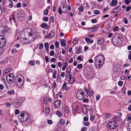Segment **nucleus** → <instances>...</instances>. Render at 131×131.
<instances>
[{
  "label": "nucleus",
  "instance_id": "nucleus-38",
  "mask_svg": "<svg viewBox=\"0 0 131 131\" xmlns=\"http://www.w3.org/2000/svg\"><path fill=\"white\" fill-rule=\"evenodd\" d=\"M83 7L82 6H81L79 8V10L80 11H82L83 10Z\"/></svg>",
  "mask_w": 131,
  "mask_h": 131
},
{
  "label": "nucleus",
  "instance_id": "nucleus-51",
  "mask_svg": "<svg viewBox=\"0 0 131 131\" xmlns=\"http://www.w3.org/2000/svg\"><path fill=\"white\" fill-rule=\"evenodd\" d=\"M123 20L125 24H127L128 23L127 20L126 18H124Z\"/></svg>",
  "mask_w": 131,
  "mask_h": 131
},
{
  "label": "nucleus",
  "instance_id": "nucleus-30",
  "mask_svg": "<svg viewBox=\"0 0 131 131\" xmlns=\"http://www.w3.org/2000/svg\"><path fill=\"white\" fill-rule=\"evenodd\" d=\"M48 42H46L44 44L45 48L46 49L47 51H48Z\"/></svg>",
  "mask_w": 131,
  "mask_h": 131
},
{
  "label": "nucleus",
  "instance_id": "nucleus-50",
  "mask_svg": "<svg viewBox=\"0 0 131 131\" xmlns=\"http://www.w3.org/2000/svg\"><path fill=\"white\" fill-rule=\"evenodd\" d=\"M54 54V52L53 51H51L50 52V55L51 56H53Z\"/></svg>",
  "mask_w": 131,
  "mask_h": 131
},
{
  "label": "nucleus",
  "instance_id": "nucleus-59",
  "mask_svg": "<svg viewBox=\"0 0 131 131\" xmlns=\"http://www.w3.org/2000/svg\"><path fill=\"white\" fill-rule=\"evenodd\" d=\"M43 44L41 43L39 47V48L40 49H42V48H43Z\"/></svg>",
  "mask_w": 131,
  "mask_h": 131
},
{
  "label": "nucleus",
  "instance_id": "nucleus-32",
  "mask_svg": "<svg viewBox=\"0 0 131 131\" xmlns=\"http://www.w3.org/2000/svg\"><path fill=\"white\" fill-rule=\"evenodd\" d=\"M121 7L120 6H118L116 7L114 9V10H115L116 12H118L119 10H120Z\"/></svg>",
  "mask_w": 131,
  "mask_h": 131
},
{
  "label": "nucleus",
  "instance_id": "nucleus-17",
  "mask_svg": "<svg viewBox=\"0 0 131 131\" xmlns=\"http://www.w3.org/2000/svg\"><path fill=\"white\" fill-rule=\"evenodd\" d=\"M104 41V38H102L99 39L97 41L98 44L100 45L102 44Z\"/></svg>",
  "mask_w": 131,
  "mask_h": 131
},
{
  "label": "nucleus",
  "instance_id": "nucleus-63",
  "mask_svg": "<svg viewBox=\"0 0 131 131\" xmlns=\"http://www.w3.org/2000/svg\"><path fill=\"white\" fill-rule=\"evenodd\" d=\"M47 122L49 124H51L52 123V121L51 120H49L47 121Z\"/></svg>",
  "mask_w": 131,
  "mask_h": 131
},
{
  "label": "nucleus",
  "instance_id": "nucleus-31",
  "mask_svg": "<svg viewBox=\"0 0 131 131\" xmlns=\"http://www.w3.org/2000/svg\"><path fill=\"white\" fill-rule=\"evenodd\" d=\"M114 117L113 118V121H114L115 122H116V121H118V119H119V118L118 116H116L115 117L114 116Z\"/></svg>",
  "mask_w": 131,
  "mask_h": 131
},
{
  "label": "nucleus",
  "instance_id": "nucleus-12",
  "mask_svg": "<svg viewBox=\"0 0 131 131\" xmlns=\"http://www.w3.org/2000/svg\"><path fill=\"white\" fill-rule=\"evenodd\" d=\"M62 6L63 10L62 12L64 13H68L69 10H68V7L65 6V4L64 3H62Z\"/></svg>",
  "mask_w": 131,
  "mask_h": 131
},
{
  "label": "nucleus",
  "instance_id": "nucleus-34",
  "mask_svg": "<svg viewBox=\"0 0 131 131\" xmlns=\"http://www.w3.org/2000/svg\"><path fill=\"white\" fill-rule=\"evenodd\" d=\"M65 121L64 119H61L60 121V122L59 124L62 125H63L64 124Z\"/></svg>",
  "mask_w": 131,
  "mask_h": 131
},
{
  "label": "nucleus",
  "instance_id": "nucleus-64",
  "mask_svg": "<svg viewBox=\"0 0 131 131\" xmlns=\"http://www.w3.org/2000/svg\"><path fill=\"white\" fill-rule=\"evenodd\" d=\"M45 60L46 62H48L49 61V58L48 56H46L45 57Z\"/></svg>",
  "mask_w": 131,
  "mask_h": 131
},
{
  "label": "nucleus",
  "instance_id": "nucleus-53",
  "mask_svg": "<svg viewBox=\"0 0 131 131\" xmlns=\"http://www.w3.org/2000/svg\"><path fill=\"white\" fill-rule=\"evenodd\" d=\"M90 38L86 37L85 38V40L87 42H90Z\"/></svg>",
  "mask_w": 131,
  "mask_h": 131
},
{
  "label": "nucleus",
  "instance_id": "nucleus-19",
  "mask_svg": "<svg viewBox=\"0 0 131 131\" xmlns=\"http://www.w3.org/2000/svg\"><path fill=\"white\" fill-rule=\"evenodd\" d=\"M100 27V25H98L95 26L94 27H93V31H95L97 30L98 28H99Z\"/></svg>",
  "mask_w": 131,
  "mask_h": 131
},
{
  "label": "nucleus",
  "instance_id": "nucleus-22",
  "mask_svg": "<svg viewBox=\"0 0 131 131\" xmlns=\"http://www.w3.org/2000/svg\"><path fill=\"white\" fill-rule=\"evenodd\" d=\"M88 94L89 96H91L93 94L92 91L91 89L89 90L88 92Z\"/></svg>",
  "mask_w": 131,
  "mask_h": 131
},
{
  "label": "nucleus",
  "instance_id": "nucleus-60",
  "mask_svg": "<svg viewBox=\"0 0 131 131\" xmlns=\"http://www.w3.org/2000/svg\"><path fill=\"white\" fill-rule=\"evenodd\" d=\"M83 101L84 102H88L89 101V100L87 99L84 98L83 100Z\"/></svg>",
  "mask_w": 131,
  "mask_h": 131
},
{
  "label": "nucleus",
  "instance_id": "nucleus-1",
  "mask_svg": "<svg viewBox=\"0 0 131 131\" xmlns=\"http://www.w3.org/2000/svg\"><path fill=\"white\" fill-rule=\"evenodd\" d=\"M104 59L101 55L97 56L94 59V63L95 66L99 68L103 65L104 62Z\"/></svg>",
  "mask_w": 131,
  "mask_h": 131
},
{
  "label": "nucleus",
  "instance_id": "nucleus-44",
  "mask_svg": "<svg viewBox=\"0 0 131 131\" xmlns=\"http://www.w3.org/2000/svg\"><path fill=\"white\" fill-rule=\"evenodd\" d=\"M50 21L52 23H53L54 21V19L53 17H51L50 18Z\"/></svg>",
  "mask_w": 131,
  "mask_h": 131
},
{
  "label": "nucleus",
  "instance_id": "nucleus-37",
  "mask_svg": "<svg viewBox=\"0 0 131 131\" xmlns=\"http://www.w3.org/2000/svg\"><path fill=\"white\" fill-rule=\"evenodd\" d=\"M81 51V48H79L78 50L76 52V54H79Z\"/></svg>",
  "mask_w": 131,
  "mask_h": 131
},
{
  "label": "nucleus",
  "instance_id": "nucleus-29",
  "mask_svg": "<svg viewBox=\"0 0 131 131\" xmlns=\"http://www.w3.org/2000/svg\"><path fill=\"white\" fill-rule=\"evenodd\" d=\"M61 79L58 75L57 76L56 79V81L58 82H60L61 81Z\"/></svg>",
  "mask_w": 131,
  "mask_h": 131
},
{
  "label": "nucleus",
  "instance_id": "nucleus-10",
  "mask_svg": "<svg viewBox=\"0 0 131 131\" xmlns=\"http://www.w3.org/2000/svg\"><path fill=\"white\" fill-rule=\"evenodd\" d=\"M10 31V30L7 26H4L3 28L2 33L3 34H9Z\"/></svg>",
  "mask_w": 131,
  "mask_h": 131
},
{
  "label": "nucleus",
  "instance_id": "nucleus-27",
  "mask_svg": "<svg viewBox=\"0 0 131 131\" xmlns=\"http://www.w3.org/2000/svg\"><path fill=\"white\" fill-rule=\"evenodd\" d=\"M67 83L66 82H64L63 85L62 89L67 90V87H66Z\"/></svg>",
  "mask_w": 131,
  "mask_h": 131
},
{
  "label": "nucleus",
  "instance_id": "nucleus-14",
  "mask_svg": "<svg viewBox=\"0 0 131 131\" xmlns=\"http://www.w3.org/2000/svg\"><path fill=\"white\" fill-rule=\"evenodd\" d=\"M82 111L84 114L86 113L87 111V107L85 105H84L82 107Z\"/></svg>",
  "mask_w": 131,
  "mask_h": 131
},
{
  "label": "nucleus",
  "instance_id": "nucleus-8",
  "mask_svg": "<svg viewBox=\"0 0 131 131\" xmlns=\"http://www.w3.org/2000/svg\"><path fill=\"white\" fill-rule=\"evenodd\" d=\"M6 43V40L5 36L3 35H0V48H3Z\"/></svg>",
  "mask_w": 131,
  "mask_h": 131
},
{
  "label": "nucleus",
  "instance_id": "nucleus-4",
  "mask_svg": "<svg viewBox=\"0 0 131 131\" xmlns=\"http://www.w3.org/2000/svg\"><path fill=\"white\" fill-rule=\"evenodd\" d=\"M118 125L116 122L114 121H111L109 122L107 125V127L109 129H113L116 128Z\"/></svg>",
  "mask_w": 131,
  "mask_h": 131
},
{
  "label": "nucleus",
  "instance_id": "nucleus-47",
  "mask_svg": "<svg viewBox=\"0 0 131 131\" xmlns=\"http://www.w3.org/2000/svg\"><path fill=\"white\" fill-rule=\"evenodd\" d=\"M126 88L125 87H123L122 88V93L124 94H125L126 93L125 92V90Z\"/></svg>",
  "mask_w": 131,
  "mask_h": 131
},
{
  "label": "nucleus",
  "instance_id": "nucleus-48",
  "mask_svg": "<svg viewBox=\"0 0 131 131\" xmlns=\"http://www.w3.org/2000/svg\"><path fill=\"white\" fill-rule=\"evenodd\" d=\"M94 13L95 14H99L100 12L99 10H96L94 11Z\"/></svg>",
  "mask_w": 131,
  "mask_h": 131
},
{
  "label": "nucleus",
  "instance_id": "nucleus-18",
  "mask_svg": "<svg viewBox=\"0 0 131 131\" xmlns=\"http://www.w3.org/2000/svg\"><path fill=\"white\" fill-rule=\"evenodd\" d=\"M65 42H66V41L63 39H62L61 40L60 43L62 46L64 47L65 46Z\"/></svg>",
  "mask_w": 131,
  "mask_h": 131
},
{
  "label": "nucleus",
  "instance_id": "nucleus-46",
  "mask_svg": "<svg viewBox=\"0 0 131 131\" xmlns=\"http://www.w3.org/2000/svg\"><path fill=\"white\" fill-rule=\"evenodd\" d=\"M90 123L89 122H84V125L88 126L90 125Z\"/></svg>",
  "mask_w": 131,
  "mask_h": 131
},
{
  "label": "nucleus",
  "instance_id": "nucleus-36",
  "mask_svg": "<svg viewBox=\"0 0 131 131\" xmlns=\"http://www.w3.org/2000/svg\"><path fill=\"white\" fill-rule=\"evenodd\" d=\"M71 69L70 67H68L67 68L66 70V72L68 73L70 72L71 71Z\"/></svg>",
  "mask_w": 131,
  "mask_h": 131
},
{
  "label": "nucleus",
  "instance_id": "nucleus-41",
  "mask_svg": "<svg viewBox=\"0 0 131 131\" xmlns=\"http://www.w3.org/2000/svg\"><path fill=\"white\" fill-rule=\"evenodd\" d=\"M55 45L56 46V48H58L59 47V42L58 41H56L55 42Z\"/></svg>",
  "mask_w": 131,
  "mask_h": 131
},
{
  "label": "nucleus",
  "instance_id": "nucleus-43",
  "mask_svg": "<svg viewBox=\"0 0 131 131\" xmlns=\"http://www.w3.org/2000/svg\"><path fill=\"white\" fill-rule=\"evenodd\" d=\"M78 41V39L77 38H75L74 39V40H73L72 42L74 44H75Z\"/></svg>",
  "mask_w": 131,
  "mask_h": 131
},
{
  "label": "nucleus",
  "instance_id": "nucleus-5",
  "mask_svg": "<svg viewBox=\"0 0 131 131\" xmlns=\"http://www.w3.org/2000/svg\"><path fill=\"white\" fill-rule=\"evenodd\" d=\"M22 80L21 78L17 77L14 81V82H15V85L17 87L20 88L23 85V83Z\"/></svg>",
  "mask_w": 131,
  "mask_h": 131
},
{
  "label": "nucleus",
  "instance_id": "nucleus-11",
  "mask_svg": "<svg viewBox=\"0 0 131 131\" xmlns=\"http://www.w3.org/2000/svg\"><path fill=\"white\" fill-rule=\"evenodd\" d=\"M13 78V75L11 73H10L7 75L6 77V79L7 80L9 81L11 83H12L14 82V80Z\"/></svg>",
  "mask_w": 131,
  "mask_h": 131
},
{
  "label": "nucleus",
  "instance_id": "nucleus-49",
  "mask_svg": "<svg viewBox=\"0 0 131 131\" xmlns=\"http://www.w3.org/2000/svg\"><path fill=\"white\" fill-rule=\"evenodd\" d=\"M48 18L47 17H45L43 18V20L44 21H48Z\"/></svg>",
  "mask_w": 131,
  "mask_h": 131
},
{
  "label": "nucleus",
  "instance_id": "nucleus-9",
  "mask_svg": "<svg viewBox=\"0 0 131 131\" xmlns=\"http://www.w3.org/2000/svg\"><path fill=\"white\" fill-rule=\"evenodd\" d=\"M25 16V13L22 10H19L17 13V16L18 18H19L23 20Z\"/></svg>",
  "mask_w": 131,
  "mask_h": 131
},
{
  "label": "nucleus",
  "instance_id": "nucleus-7",
  "mask_svg": "<svg viewBox=\"0 0 131 131\" xmlns=\"http://www.w3.org/2000/svg\"><path fill=\"white\" fill-rule=\"evenodd\" d=\"M85 95L84 93L81 89L78 90L77 93V99L79 100L83 99Z\"/></svg>",
  "mask_w": 131,
  "mask_h": 131
},
{
  "label": "nucleus",
  "instance_id": "nucleus-56",
  "mask_svg": "<svg viewBox=\"0 0 131 131\" xmlns=\"http://www.w3.org/2000/svg\"><path fill=\"white\" fill-rule=\"evenodd\" d=\"M91 22L93 23H95L97 22V20L96 19H93L91 20Z\"/></svg>",
  "mask_w": 131,
  "mask_h": 131
},
{
  "label": "nucleus",
  "instance_id": "nucleus-52",
  "mask_svg": "<svg viewBox=\"0 0 131 131\" xmlns=\"http://www.w3.org/2000/svg\"><path fill=\"white\" fill-rule=\"evenodd\" d=\"M58 12L60 15H61L62 13V11L60 8H59L58 10Z\"/></svg>",
  "mask_w": 131,
  "mask_h": 131
},
{
  "label": "nucleus",
  "instance_id": "nucleus-6",
  "mask_svg": "<svg viewBox=\"0 0 131 131\" xmlns=\"http://www.w3.org/2000/svg\"><path fill=\"white\" fill-rule=\"evenodd\" d=\"M23 102V100L20 98L17 99L14 103L15 107L16 108H18V107H20Z\"/></svg>",
  "mask_w": 131,
  "mask_h": 131
},
{
  "label": "nucleus",
  "instance_id": "nucleus-26",
  "mask_svg": "<svg viewBox=\"0 0 131 131\" xmlns=\"http://www.w3.org/2000/svg\"><path fill=\"white\" fill-rule=\"evenodd\" d=\"M69 79V83L71 84L73 83L75 81L73 77H72V78L70 79Z\"/></svg>",
  "mask_w": 131,
  "mask_h": 131
},
{
  "label": "nucleus",
  "instance_id": "nucleus-13",
  "mask_svg": "<svg viewBox=\"0 0 131 131\" xmlns=\"http://www.w3.org/2000/svg\"><path fill=\"white\" fill-rule=\"evenodd\" d=\"M61 103V101L59 100H56L54 103V106L55 107L58 108L60 105Z\"/></svg>",
  "mask_w": 131,
  "mask_h": 131
},
{
  "label": "nucleus",
  "instance_id": "nucleus-55",
  "mask_svg": "<svg viewBox=\"0 0 131 131\" xmlns=\"http://www.w3.org/2000/svg\"><path fill=\"white\" fill-rule=\"evenodd\" d=\"M87 128L85 127H83L81 130V131H86Z\"/></svg>",
  "mask_w": 131,
  "mask_h": 131
},
{
  "label": "nucleus",
  "instance_id": "nucleus-42",
  "mask_svg": "<svg viewBox=\"0 0 131 131\" xmlns=\"http://www.w3.org/2000/svg\"><path fill=\"white\" fill-rule=\"evenodd\" d=\"M131 9V7L130 6H128L126 8V12H128Z\"/></svg>",
  "mask_w": 131,
  "mask_h": 131
},
{
  "label": "nucleus",
  "instance_id": "nucleus-16",
  "mask_svg": "<svg viewBox=\"0 0 131 131\" xmlns=\"http://www.w3.org/2000/svg\"><path fill=\"white\" fill-rule=\"evenodd\" d=\"M40 26L42 28H44L46 29H47L49 27L48 25H47L46 23H44L41 24Z\"/></svg>",
  "mask_w": 131,
  "mask_h": 131
},
{
  "label": "nucleus",
  "instance_id": "nucleus-35",
  "mask_svg": "<svg viewBox=\"0 0 131 131\" xmlns=\"http://www.w3.org/2000/svg\"><path fill=\"white\" fill-rule=\"evenodd\" d=\"M131 2V0H125V3L126 4H128Z\"/></svg>",
  "mask_w": 131,
  "mask_h": 131
},
{
  "label": "nucleus",
  "instance_id": "nucleus-58",
  "mask_svg": "<svg viewBox=\"0 0 131 131\" xmlns=\"http://www.w3.org/2000/svg\"><path fill=\"white\" fill-rule=\"evenodd\" d=\"M88 30L90 31V32H92V31H94L93 30V28H88Z\"/></svg>",
  "mask_w": 131,
  "mask_h": 131
},
{
  "label": "nucleus",
  "instance_id": "nucleus-2",
  "mask_svg": "<svg viewBox=\"0 0 131 131\" xmlns=\"http://www.w3.org/2000/svg\"><path fill=\"white\" fill-rule=\"evenodd\" d=\"M29 117V115L28 113L22 111L20 112V115L18 117L19 121L21 122L26 121Z\"/></svg>",
  "mask_w": 131,
  "mask_h": 131
},
{
  "label": "nucleus",
  "instance_id": "nucleus-40",
  "mask_svg": "<svg viewBox=\"0 0 131 131\" xmlns=\"http://www.w3.org/2000/svg\"><path fill=\"white\" fill-rule=\"evenodd\" d=\"M82 64H78L77 66V68L79 69L82 68Z\"/></svg>",
  "mask_w": 131,
  "mask_h": 131
},
{
  "label": "nucleus",
  "instance_id": "nucleus-62",
  "mask_svg": "<svg viewBox=\"0 0 131 131\" xmlns=\"http://www.w3.org/2000/svg\"><path fill=\"white\" fill-rule=\"evenodd\" d=\"M29 64L31 65L34 66V63L33 61H31L29 62Z\"/></svg>",
  "mask_w": 131,
  "mask_h": 131
},
{
  "label": "nucleus",
  "instance_id": "nucleus-15",
  "mask_svg": "<svg viewBox=\"0 0 131 131\" xmlns=\"http://www.w3.org/2000/svg\"><path fill=\"white\" fill-rule=\"evenodd\" d=\"M10 71V69L9 68H7L3 72V75H5L6 74L9 73Z\"/></svg>",
  "mask_w": 131,
  "mask_h": 131
},
{
  "label": "nucleus",
  "instance_id": "nucleus-45",
  "mask_svg": "<svg viewBox=\"0 0 131 131\" xmlns=\"http://www.w3.org/2000/svg\"><path fill=\"white\" fill-rule=\"evenodd\" d=\"M118 84L120 86H121L123 85V82L121 81H119L118 83Z\"/></svg>",
  "mask_w": 131,
  "mask_h": 131
},
{
  "label": "nucleus",
  "instance_id": "nucleus-54",
  "mask_svg": "<svg viewBox=\"0 0 131 131\" xmlns=\"http://www.w3.org/2000/svg\"><path fill=\"white\" fill-rule=\"evenodd\" d=\"M48 9H46L44 11V14L45 15H47L48 13Z\"/></svg>",
  "mask_w": 131,
  "mask_h": 131
},
{
  "label": "nucleus",
  "instance_id": "nucleus-25",
  "mask_svg": "<svg viewBox=\"0 0 131 131\" xmlns=\"http://www.w3.org/2000/svg\"><path fill=\"white\" fill-rule=\"evenodd\" d=\"M50 112V109L48 107H47L45 109V113L46 114H48Z\"/></svg>",
  "mask_w": 131,
  "mask_h": 131
},
{
  "label": "nucleus",
  "instance_id": "nucleus-21",
  "mask_svg": "<svg viewBox=\"0 0 131 131\" xmlns=\"http://www.w3.org/2000/svg\"><path fill=\"white\" fill-rule=\"evenodd\" d=\"M49 38L53 37L54 36V33L53 31H51L48 34Z\"/></svg>",
  "mask_w": 131,
  "mask_h": 131
},
{
  "label": "nucleus",
  "instance_id": "nucleus-28",
  "mask_svg": "<svg viewBox=\"0 0 131 131\" xmlns=\"http://www.w3.org/2000/svg\"><path fill=\"white\" fill-rule=\"evenodd\" d=\"M56 113L59 117H61L62 116V114L61 112L59 111H57Z\"/></svg>",
  "mask_w": 131,
  "mask_h": 131
},
{
  "label": "nucleus",
  "instance_id": "nucleus-33",
  "mask_svg": "<svg viewBox=\"0 0 131 131\" xmlns=\"http://www.w3.org/2000/svg\"><path fill=\"white\" fill-rule=\"evenodd\" d=\"M57 73L56 71H54L53 73L52 77L54 79H55L56 78V74Z\"/></svg>",
  "mask_w": 131,
  "mask_h": 131
},
{
  "label": "nucleus",
  "instance_id": "nucleus-23",
  "mask_svg": "<svg viewBox=\"0 0 131 131\" xmlns=\"http://www.w3.org/2000/svg\"><path fill=\"white\" fill-rule=\"evenodd\" d=\"M70 110V109L69 107H66L64 108V111L66 113H68Z\"/></svg>",
  "mask_w": 131,
  "mask_h": 131
},
{
  "label": "nucleus",
  "instance_id": "nucleus-20",
  "mask_svg": "<svg viewBox=\"0 0 131 131\" xmlns=\"http://www.w3.org/2000/svg\"><path fill=\"white\" fill-rule=\"evenodd\" d=\"M117 0H113L112 1L111 3L113 6H115L117 5Z\"/></svg>",
  "mask_w": 131,
  "mask_h": 131
},
{
  "label": "nucleus",
  "instance_id": "nucleus-61",
  "mask_svg": "<svg viewBox=\"0 0 131 131\" xmlns=\"http://www.w3.org/2000/svg\"><path fill=\"white\" fill-rule=\"evenodd\" d=\"M6 105L8 107H10L11 106L10 104L9 103H6Z\"/></svg>",
  "mask_w": 131,
  "mask_h": 131
},
{
  "label": "nucleus",
  "instance_id": "nucleus-3",
  "mask_svg": "<svg viewBox=\"0 0 131 131\" xmlns=\"http://www.w3.org/2000/svg\"><path fill=\"white\" fill-rule=\"evenodd\" d=\"M118 35H115L112 38V42L114 44L116 45L121 43L122 41Z\"/></svg>",
  "mask_w": 131,
  "mask_h": 131
},
{
  "label": "nucleus",
  "instance_id": "nucleus-24",
  "mask_svg": "<svg viewBox=\"0 0 131 131\" xmlns=\"http://www.w3.org/2000/svg\"><path fill=\"white\" fill-rule=\"evenodd\" d=\"M15 91L13 90H11L7 91V94L9 95H13Z\"/></svg>",
  "mask_w": 131,
  "mask_h": 131
},
{
  "label": "nucleus",
  "instance_id": "nucleus-57",
  "mask_svg": "<svg viewBox=\"0 0 131 131\" xmlns=\"http://www.w3.org/2000/svg\"><path fill=\"white\" fill-rule=\"evenodd\" d=\"M95 116L94 115H93L91 116L90 117V120L91 121H93L95 118Z\"/></svg>",
  "mask_w": 131,
  "mask_h": 131
},
{
  "label": "nucleus",
  "instance_id": "nucleus-39",
  "mask_svg": "<svg viewBox=\"0 0 131 131\" xmlns=\"http://www.w3.org/2000/svg\"><path fill=\"white\" fill-rule=\"evenodd\" d=\"M82 56H78L77 58V59L78 60H80V61H82Z\"/></svg>",
  "mask_w": 131,
  "mask_h": 131
}]
</instances>
